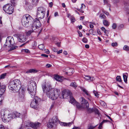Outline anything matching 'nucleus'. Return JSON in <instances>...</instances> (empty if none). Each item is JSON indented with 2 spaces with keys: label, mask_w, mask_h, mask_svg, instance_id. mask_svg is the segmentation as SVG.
Here are the masks:
<instances>
[{
  "label": "nucleus",
  "mask_w": 129,
  "mask_h": 129,
  "mask_svg": "<svg viewBox=\"0 0 129 129\" xmlns=\"http://www.w3.org/2000/svg\"><path fill=\"white\" fill-rule=\"evenodd\" d=\"M112 27L113 29H115L117 27V24L116 23H113L112 25Z\"/></svg>",
  "instance_id": "09e8293b"
},
{
  "label": "nucleus",
  "mask_w": 129,
  "mask_h": 129,
  "mask_svg": "<svg viewBox=\"0 0 129 129\" xmlns=\"http://www.w3.org/2000/svg\"><path fill=\"white\" fill-rule=\"evenodd\" d=\"M38 103H36L34 101V100L31 102L30 104V107L35 109H36L38 105Z\"/></svg>",
  "instance_id": "f3484780"
},
{
  "label": "nucleus",
  "mask_w": 129,
  "mask_h": 129,
  "mask_svg": "<svg viewBox=\"0 0 129 129\" xmlns=\"http://www.w3.org/2000/svg\"><path fill=\"white\" fill-rule=\"evenodd\" d=\"M116 80L119 82H121L122 81V80L120 76H117L116 77Z\"/></svg>",
  "instance_id": "f704fd0d"
},
{
  "label": "nucleus",
  "mask_w": 129,
  "mask_h": 129,
  "mask_svg": "<svg viewBox=\"0 0 129 129\" xmlns=\"http://www.w3.org/2000/svg\"><path fill=\"white\" fill-rule=\"evenodd\" d=\"M18 48V46H15L14 47H11L10 48L9 51H12L13 50H14L15 49H16Z\"/></svg>",
  "instance_id": "37998d69"
},
{
  "label": "nucleus",
  "mask_w": 129,
  "mask_h": 129,
  "mask_svg": "<svg viewBox=\"0 0 129 129\" xmlns=\"http://www.w3.org/2000/svg\"><path fill=\"white\" fill-rule=\"evenodd\" d=\"M21 82L18 80L15 79L11 81L9 85V88L13 91H18L22 87Z\"/></svg>",
  "instance_id": "f03ea898"
},
{
  "label": "nucleus",
  "mask_w": 129,
  "mask_h": 129,
  "mask_svg": "<svg viewBox=\"0 0 129 129\" xmlns=\"http://www.w3.org/2000/svg\"><path fill=\"white\" fill-rule=\"evenodd\" d=\"M70 100L69 101L70 102L74 105L75 103H76V101L75 100L74 98L72 96H70Z\"/></svg>",
  "instance_id": "393cba45"
},
{
  "label": "nucleus",
  "mask_w": 129,
  "mask_h": 129,
  "mask_svg": "<svg viewBox=\"0 0 129 129\" xmlns=\"http://www.w3.org/2000/svg\"><path fill=\"white\" fill-rule=\"evenodd\" d=\"M15 0H11V3L14 6L15 4Z\"/></svg>",
  "instance_id": "3c124183"
},
{
  "label": "nucleus",
  "mask_w": 129,
  "mask_h": 129,
  "mask_svg": "<svg viewBox=\"0 0 129 129\" xmlns=\"http://www.w3.org/2000/svg\"><path fill=\"white\" fill-rule=\"evenodd\" d=\"M81 90L83 91L88 96V97L90 96V94L89 93L86 89L82 87H81Z\"/></svg>",
  "instance_id": "b1692460"
},
{
  "label": "nucleus",
  "mask_w": 129,
  "mask_h": 129,
  "mask_svg": "<svg viewBox=\"0 0 129 129\" xmlns=\"http://www.w3.org/2000/svg\"><path fill=\"white\" fill-rule=\"evenodd\" d=\"M100 103L101 105L102 106H105V104H105V102L104 101H100Z\"/></svg>",
  "instance_id": "8fccbe9b"
},
{
  "label": "nucleus",
  "mask_w": 129,
  "mask_h": 129,
  "mask_svg": "<svg viewBox=\"0 0 129 129\" xmlns=\"http://www.w3.org/2000/svg\"><path fill=\"white\" fill-rule=\"evenodd\" d=\"M41 125V123L39 122L33 123L31 122L30 121L25 122V127H28L30 126L34 128H37L39 127Z\"/></svg>",
  "instance_id": "423d86ee"
},
{
  "label": "nucleus",
  "mask_w": 129,
  "mask_h": 129,
  "mask_svg": "<svg viewBox=\"0 0 129 129\" xmlns=\"http://www.w3.org/2000/svg\"><path fill=\"white\" fill-rule=\"evenodd\" d=\"M38 47L40 49L43 50L44 48V46L43 44H41L39 45Z\"/></svg>",
  "instance_id": "473e14b6"
},
{
  "label": "nucleus",
  "mask_w": 129,
  "mask_h": 129,
  "mask_svg": "<svg viewBox=\"0 0 129 129\" xmlns=\"http://www.w3.org/2000/svg\"><path fill=\"white\" fill-rule=\"evenodd\" d=\"M41 26V24L40 21L36 18L35 19V21L33 24H32L31 26V28L33 30H35L36 29L38 28Z\"/></svg>",
  "instance_id": "1a4fd4ad"
},
{
  "label": "nucleus",
  "mask_w": 129,
  "mask_h": 129,
  "mask_svg": "<svg viewBox=\"0 0 129 129\" xmlns=\"http://www.w3.org/2000/svg\"><path fill=\"white\" fill-rule=\"evenodd\" d=\"M36 87V85L35 82L33 81H30L28 83L27 90L31 97L35 95Z\"/></svg>",
  "instance_id": "7ed1b4c3"
},
{
  "label": "nucleus",
  "mask_w": 129,
  "mask_h": 129,
  "mask_svg": "<svg viewBox=\"0 0 129 129\" xmlns=\"http://www.w3.org/2000/svg\"><path fill=\"white\" fill-rule=\"evenodd\" d=\"M33 100H34L35 102L37 103L39 102L40 101V99L37 96L35 97V98Z\"/></svg>",
  "instance_id": "c756f323"
},
{
  "label": "nucleus",
  "mask_w": 129,
  "mask_h": 129,
  "mask_svg": "<svg viewBox=\"0 0 129 129\" xmlns=\"http://www.w3.org/2000/svg\"><path fill=\"white\" fill-rule=\"evenodd\" d=\"M2 119L3 121H4V122L5 123H7L9 121V120H10V118H8V117H7V119L6 118H3V117H2Z\"/></svg>",
  "instance_id": "2f4dec72"
},
{
  "label": "nucleus",
  "mask_w": 129,
  "mask_h": 129,
  "mask_svg": "<svg viewBox=\"0 0 129 129\" xmlns=\"http://www.w3.org/2000/svg\"><path fill=\"white\" fill-rule=\"evenodd\" d=\"M58 120L56 117L50 119L49 122L47 124L48 127L50 128H52L55 124V123Z\"/></svg>",
  "instance_id": "9d476101"
},
{
  "label": "nucleus",
  "mask_w": 129,
  "mask_h": 129,
  "mask_svg": "<svg viewBox=\"0 0 129 129\" xmlns=\"http://www.w3.org/2000/svg\"><path fill=\"white\" fill-rule=\"evenodd\" d=\"M82 41L84 43H86L88 41L87 39L85 37L83 38L82 39Z\"/></svg>",
  "instance_id": "a18cd8bd"
},
{
  "label": "nucleus",
  "mask_w": 129,
  "mask_h": 129,
  "mask_svg": "<svg viewBox=\"0 0 129 129\" xmlns=\"http://www.w3.org/2000/svg\"><path fill=\"white\" fill-rule=\"evenodd\" d=\"M70 86L73 87L74 88H76L77 85L75 82H72L71 83Z\"/></svg>",
  "instance_id": "c85d7f7f"
},
{
  "label": "nucleus",
  "mask_w": 129,
  "mask_h": 129,
  "mask_svg": "<svg viewBox=\"0 0 129 129\" xmlns=\"http://www.w3.org/2000/svg\"><path fill=\"white\" fill-rule=\"evenodd\" d=\"M0 129H5L4 126L2 125H0Z\"/></svg>",
  "instance_id": "0e129e2a"
},
{
  "label": "nucleus",
  "mask_w": 129,
  "mask_h": 129,
  "mask_svg": "<svg viewBox=\"0 0 129 129\" xmlns=\"http://www.w3.org/2000/svg\"><path fill=\"white\" fill-rule=\"evenodd\" d=\"M112 45L113 47L116 46H117V44L116 42L113 43L112 44Z\"/></svg>",
  "instance_id": "864d4df0"
},
{
  "label": "nucleus",
  "mask_w": 129,
  "mask_h": 129,
  "mask_svg": "<svg viewBox=\"0 0 129 129\" xmlns=\"http://www.w3.org/2000/svg\"><path fill=\"white\" fill-rule=\"evenodd\" d=\"M73 123V122H69L68 123L61 122L60 123V125L62 126H70Z\"/></svg>",
  "instance_id": "a211bd4d"
},
{
  "label": "nucleus",
  "mask_w": 129,
  "mask_h": 129,
  "mask_svg": "<svg viewBox=\"0 0 129 129\" xmlns=\"http://www.w3.org/2000/svg\"><path fill=\"white\" fill-rule=\"evenodd\" d=\"M14 67H16L15 66H10V65L6 66L5 67V68H13Z\"/></svg>",
  "instance_id": "de8ad7c7"
},
{
  "label": "nucleus",
  "mask_w": 129,
  "mask_h": 129,
  "mask_svg": "<svg viewBox=\"0 0 129 129\" xmlns=\"http://www.w3.org/2000/svg\"><path fill=\"white\" fill-rule=\"evenodd\" d=\"M42 87L44 92H46V95L52 100L57 99L60 94L59 89L52 88L50 84L45 82L42 85Z\"/></svg>",
  "instance_id": "f257e3e1"
},
{
  "label": "nucleus",
  "mask_w": 129,
  "mask_h": 129,
  "mask_svg": "<svg viewBox=\"0 0 129 129\" xmlns=\"http://www.w3.org/2000/svg\"><path fill=\"white\" fill-rule=\"evenodd\" d=\"M85 5H84L83 4H82L81 7V9H83L85 8Z\"/></svg>",
  "instance_id": "5fc2aeb1"
},
{
  "label": "nucleus",
  "mask_w": 129,
  "mask_h": 129,
  "mask_svg": "<svg viewBox=\"0 0 129 129\" xmlns=\"http://www.w3.org/2000/svg\"><path fill=\"white\" fill-rule=\"evenodd\" d=\"M16 118L15 112L11 114H10L8 115V118H10V119H13Z\"/></svg>",
  "instance_id": "412c9836"
},
{
  "label": "nucleus",
  "mask_w": 129,
  "mask_h": 129,
  "mask_svg": "<svg viewBox=\"0 0 129 129\" xmlns=\"http://www.w3.org/2000/svg\"><path fill=\"white\" fill-rule=\"evenodd\" d=\"M95 113L99 115V112L98 110L97 109H96L95 111Z\"/></svg>",
  "instance_id": "052dcab7"
},
{
  "label": "nucleus",
  "mask_w": 129,
  "mask_h": 129,
  "mask_svg": "<svg viewBox=\"0 0 129 129\" xmlns=\"http://www.w3.org/2000/svg\"><path fill=\"white\" fill-rule=\"evenodd\" d=\"M62 96L63 98H68L69 96L70 98L71 96V93L69 90H64L62 91Z\"/></svg>",
  "instance_id": "ddd939ff"
},
{
  "label": "nucleus",
  "mask_w": 129,
  "mask_h": 129,
  "mask_svg": "<svg viewBox=\"0 0 129 129\" xmlns=\"http://www.w3.org/2000/svg\"><path fill=\"white\" fill-rule=\"evenodd\" d=\"M124 25L123 24H121L119 26V29H121L123 27Z\"/></svg>",
  "instance_id": "13d9d810"
},
{
  "label": "nucleus",
  "mask_w": 129,
  "mask_h": 129,
  "mask_svg": "<svg viewBox=\"0 0 129 129\" xmlns=\"http://www.w3.org/2000/svg\"><path fill=\"white\" fill-rule=\"evenodd\" d=\"M6 74H7L6 73H5L2 74L0 76V79H4L5 76L6 75Z\"/></svg>",
  "instance_id": "4c0bfd02"
},
{
  "label": "nucleus",
  "mask_w": 129,
  "mask_h": 129,
  "mask_svg": "<svg viewBox=\"0 0 129 129\" xmlns=\"http://www.w3.org/2000/svg\"><path fill=\"white\" fill-rule=\"evenodd\" d=\"M14 43V42L13 38L11 37H9L7 39L4 47L7 48V47H11L13 46Z\"/></svg>",
  "instance_id": "39448f33"
},
{
  "label": "nucleus",
  "mask_w": 129,
  "mask_h": 129,
  "mask_svg": "<svg viewBox=\"0 0 129 129\" xmlns=\"http://www.w3.org/2000/svg\"><path fill=\"white\" fill-rule=\"evenodd\" d=\"M36 70L34 69H31L27 71L26 72V73H30L34 72H35Z\"/></svg>",
  "instance_id": "72a5a7b5"
},
{
  "label": "nucleus",
  "mask_w": 129,
  "mask_h": 129,
  "mask_svg": "<svg viewBox=\"0 0 129 129\" xmlns=\"http://www.w3.org/2000/svg\"><path fill=\"white\" fill-rule=\"evenodd\" d=\"M15 36L18 38V41L21 42H23L26 40L25 36L23 35L20 34H17L15 35Z\"/></svg>",
  "instance_id": "f8f14e48"
},
{
  "label": "nucleus",
  "mask_w": 129,
  "mask_h": 129,
  "mask_svg": "<svg viewBox=\"0 0 129 129\" xmlns=\"http://www.w3.org/2000/svg\"><path fill=\"white\" fill-rule=\"evenodd\" d=\"M78 33L79 34V36L80 37H81L82 36V34L81 32H80V31H78Z\"/></svg>",
  "instance_id": "e2e57ef3"
},
{
  "label": "nucleus",
  "mask_w": 129,
  "mask_h": 129,
  "mask_svg": "<svg viewBox=\"0 0 129 129\" xmlns=\"http://www.w3.org/2000/svg\"><path fill=\"white\" fill-rule=\"evenodd\" d=\"M34 31V30H30L28 31L26 33V34L27 36L30 35Z\"/></svg>",
  "instance_id": "58836bf2"
},
{
  "label": "nucleus",
  "mask_w": 129,
  "mask_h": 129,
  "mask_svg": "<svg viewBox=\"0 0 129 129\" xmlns=\"http://www.w3.org/2000/svg\"><path fill=\"white\" fill-rule=\"evenodd\" d=\"M52 65L49 64H47L46 66V68H49L51 67Z\"/></svg>",
  "instance_id": "6e6d98bb"
},
{
  "label": "nucleus",
  "mask_w": 129,
  "mask_h": 129,
  "mask_svg": "<svg viewBox=\"0 0 129 129\" xmlns=\"http://www.w3.org/2000/svg\"><path fill=\"white\" fill-rule=\"evenodd\" d=\"M101 29L102 31H105V30H106L105 28L104 27H102L101 28Z\"/></svg>",
  "instance_id": "69168bd1"
},
{
  "label": "nucleus",
  "mask_w": 129,
  "mask_h": 129,
  "mask_svg": "<svg viewBox=\"0 0 129 129\" xmlns=\"http://www.w3.org/2000/svg\"><path fill=\"white\" fill-rule=\"evenodd\" d=\"M62 49L60 50L57 52V53L59 54L62 52Z\"/></svg>",
  "instance_id": "680f3d73"
},
{
  "label": "nucleus",
  "mask_w": 129,
  "mask_h": 129,
  "mask_svg": "<svg viewBox=\"0 0 129 129\" xmlns=\"http://www.w3.org/2000/svg\"><path fill=\"white\" fill-rule=\"evenodd\" d=\"M21 51L22 52H26V53H30V51L28 49H23Z\"/></svg>",
  "instance_id": "e433bc0d"
},
{
  "label": "nucleus",
  "mask_w": 129,
  "mask_h": 129,
  "mask_svg": "<svg viewBox=\"0 0 129 129\" xmlns=\"http://www.w3.org/2000/svg\"><path fill=\"white\" fill-rule=\"evenodd\" d=\"M100 17L101 18L104 19H105L106 18V17L104 14H101L100 16Z\"/></svg>",
  "instance_id": "ea45409f"
},
{
  "label": "nucleus",
  "mask_w": 129,
  "mask_h": 129,
  "mask_svg": "<svg viewBox=\"0 0 129 129\" xmlns=\"http://www.w3.org/2000/svg\"><path fill=\"white\" fill-rule=\"evenodd\" d=\"M3 8L5 12L9 14H12L14 11L13 8L10 4L6 5L3 7Z\"/></svg>",
  "instance_id": "20e7f679"
},
{
  "label": "nucleus",
  "mask_w": 129,
  "mask_h": 129,
  "mask_svg": "<svg viewBox=\"0 0 129 129\" xmlns=\"http://www.w3.org/2000/svg\"><path fill=\"white\" fill-rule=\"evenodd\" d=\"M26 18L28 21L27 22V23H28V25H31L32 24L34 20L32 17L28 14H26Z\"/></svg>",
  "instance_id": "dca6fc26"
},
{
  "label": "nucleus",
  "mask_w": 129,
  "mask_h": 129,
  "mask_svg": "<svg viewBox=\"0 0 129 129\" xmlns=\"http://www.w3.org/2000/svg\"><path fill=\"white\" fill-rule=\"evenodd\" d=\"M6 86L5 85H2L0 88V104H1L4 99L2 96L4 94Z\"/></svg>",
  "instance_id": "9b49d317"
},
{
  "label": "nucleus",
  "mask_w": 129,
  "mask_h": 129,
  "mask_svg": "<svg viewBox=\"0 0 129 129\" xmlns=\"http://www.w3.org/2000/svg\"><path fill=\"white\" fill-rule=\"evenodd\" d=\"M26 14L24 15L22 19L21 22L22 24L24 26H28V23H27L28 21L26 18Z\"/></svg>",
  "instance_id": "2eb2a0df"
},
{
  "label": "nucleus",
  "mask_w": 129,
  "mask_h": 129,
  "mask_svg": "<svg viewBox=\"0 0 129 129\" xmlns=\"http://www.w3.org/2000/svg\"><path fill=\"white\" fill-rule=\"evenodd\" d=\"M93 93H94L95 95L98 98L99 97V94L98 93V92L95 91H93Z\"/></svg>",
  "instance_id": "c03bdc74"
},
{
  "label": "nucleus",
  "mask_w": 129,
  "mask_h": 129,
  "mask_svg": "<svg viewBox=\"0 0 129 129\" xmlns=\"http://www.w3.org/2000/svg\"><path fill=\"white\" fill-rule=\"evenodd\" d=\"M54 78L55 80L61 82L62 81L61 78L58 75H54Z\"/></svg>",
  "instance_id": "aec40b11"
},
{
  "label": "nucleus",
  "mask_w": 129,
  "mask_h": 129,
  "mask_svg": "<svg viewBox=\"0 0 129 129\" xmlns=\"http://www.w3.org/2000/svg\"><path fill=\"white\" fill-rule=\"evenodd\" d=\"M53 51L54 52H57V49L54 47H53L52 48Z\"/></svg>",
  "instance_id": "4d7b16f0"
},
{
  "label": "nucleus",
  "mask_w": 129,
  "mask_h": 129,
  "mask_svg": "<svg viewBox=\"0 0 129 129\" xmlns=\"http://www.w3.org/2000/svg\"><path fill=\"white\" fill-rule=\"evenodd\" d=\"M15 113L16 117H19L20 115V114L17 112H15Z\"/></svg>",
  "instance_id": "79ce46f5"
},
{
  "label": "nucleus",
  "mask_w": 129,
  "mask_h": 129,
  "mask_svg": "<svg viewBox=\"0 0 129 129\" xmlns=\"http://www.w3.org/2000/svg\"><path fill=\"white\" fill-rule=\"evenodd\" d=\"M41 56H42L44 57H48V55L43 54H41Z\"/></svg>",
  "instance_id": "bf43d9fd"
},
{
  "label": "nucleus",
  "mask_w": 129,
  "mask_h": 129,
  "mask_svg": "<svg viewBox=\"0 0 129 129\" xmlns=\"http://www.w3.org/2000/svg\"><path fill=\"white\" fill-rule=\"evenodd\" d=\"M81 101V104L82 106L84 107V108L85 107H89V104L87 100H86L83 97H81L80 99Z\"/></svg>",
  "instance_id": "4468645a"
},
{
  "label": "nucleus",
  "mask_w": 129,
  "mask_h": 129,
  "mask_svg": "<svg viewBox=\"0 0 129 129\" xmlns=\"http://www.w3.org/2000/svg\"><path fill=\"white\" fill-rule=\"evenodd\" d=\"M25 89V88L21 87L19 90V100L22 101H24L25 100L24 93Z\"/></svg>",
  "instance_id": "6e6552de"
},
{
  "label": "nucleus",
  "mask_w": 129,
  "mask_h": 129,
  "mask_svg": "<svg viewBox=\"0 0 129 129\" xmlns=\"http://www.w3.org/2000/svg\"><path fill=\"white\" fill-rule=\"evenodd\" d=\"M123 49L127 51L129 50V47L127 45H125L123 47Z\"/></svg>",
  "instance_id": "a19ab883"
},
{
  "label": "nucleus",
  "mask_w": 129,
  "mask_h": 129,
  "mask_svg": "<svg viewBox=\"0 0 129 129\" xmlns=\"http://www.w3.org/2000/svg\"><path fill=\"white\" fill-rule=\"evenodd\" d=\"M104 5H106L109 7H110V5L109 4V1L108 0H104Z\"/></svg>",
  "instance_id": "7c9ffc66"
},
{
  "label": "nucleus",
  "mask_w": 129,
  "mask_h": 129,
  "mask_svg": "<svg viewBox=\"0 0 129 129\" xmlns=\"http://www.w3.org/2000/svg\"><path fill=\"white\" fill-rule=\"evenodd\" d=\"M49 6L50 7H52L53 5V3L52 2H50L49 3Z\"/></svg>",
  "instance_id": "774afa93"
},
{
  "label": "nucleus",
  "mask_w": 129,
  "mask_h": 129,
  "mask_svg": "<svg viewBox=\"0 0 129 129\" xmlns=\"http://www.w3.org/2000/svg\"><path fill=\"white\" fill-rule=\"evenodd\" d=\"M75 105L79 109H80L82 108H84V107L82 106V105H81L80 104L78 103H77L76 102L75 104Z\"/></svg>",
  "instance_id": "a878e982"
},
{
  "label": "nucleus",
  "mask_w": 129,
  "mask_h": 129,
  "mask_svg": "<svg viewBox=\"0 0 129 129\" xmlns=\"http://www.w3.org/2000/svg\"><path fill=\"white\" fill-rule=\"evenodd\" d=\"M89 107H86L87 109L88 112L89 113L92 112L93 111V109L92 108H89Z\"/></svg>",
  "instance_id": "c9c22d12"
},
{
  "label": "nucleus",
  "mask_w": 129,
  "mask_h": 129,
  "mask_svg": "<svg viewBox=\"0 0 129 129\" xmlns=\"http://www.w3.org/2000/svg\"><path fill=\"white\" fill-rule=\"evenodd\" d=\"M84 78L85 80H88L89 81H91L94 80V78L93 77L88 75L85 76Z\"/></svg>",
  "instance_id": "6ab92c4d"
},
{
  "label": "nucleus",
  "mask_w": 129,
  "mask_h": 129,
  "mask_svg": "<svg viewBox=\"0 0 129 129\" xmlns=\"http://www.w3.org/2000/svg\"><path fill=\"white\" fill-rule=\"evenodd\" d=\"M55 44L59 47H60V43H56Z\"/></svg>",
  "instance_id": "338daca9"
},
{
  "label": "nucleus",
  "mask_w": 129,
  "mask_h": 129,
  "mask_svg": "<svg viewBox=\"0 0 129 129\" xmlns=\"http://www.w3.org/2000/svg\"><path fill=\"white\" fill-rule=\"evenodd\" d=\"M103 22V24L105 26H108L109 25V23L106 20H104Z\"/></svg>",
  "instance_id": "bb28decb"
},
{
  "label": "nucleus",
  "mask_w": 129,
  "mask_h": 129,
  "mask_svg": "<svg viewBox=\"0 0 129 129\" xmlns=\"http://www.w3.org/2000/svg\"><path fill=\"white\" fill-rule=\"evenodd\" d=\"M45 52L47 54H49L50 53L48 49H44Z\"/></svg>",
  "instance_id": "603ef678"
},
{
  "label": "nucleus",
  "mask_w": 129,
  "mask_h": 129,
  "mask_svg": "<svg viewBox=\"0 0 129 129\" xmlns=\"http://www.w3.org/2000/svg\"><path fill=\"white\" fill-rule=\"evenodd\" d=\"M70 19L71 22H74L75 21L74 17L73 16H71Z\"/></svg>",
  "instance_id": "49530a36"
},
{
  "label": "nucleus",
  "mask_w": 129,
  "mask_h": 129,
  "mask_svg": "<svg viewBox=\"0 0 129 129\" xmlns=\"http://www.w3.org/2000/svg\"><path fill=\"white\" fill-rule=\"evenodd\" d=\"M45 10L43 8L40 7L38 8L37 17L41 19L44 18L45 16Z\"/></svg>",
  "instance_id": "0eeeda50"
},
{
  "label": "nucleus",
  "mask_w": 129,
  "mask_h": 129,
  "mask_svg": "<svg viewBox=\"0 0 129 129\" xmlns=\"http://www.w3.org/2000/svg\"><path fill=\"white\" fill-rule=\"evenodd\" d=\"M128 74L127 73L123 74V77L124 81L125 83H127V78Z\"/></svg>",
  "instance_id": "4be33fe9"
},
{
  "label": "nucleus",
  "mask_w": 129,
  "mask_h": 129,
  "mask_svg": "<svg viewBox=\"0 0 129 129\" xmlns=\"http://www.w3.org/2000/svg\"><path fill=\"white\" fill-rule=\"evenodd\" d=\"M67 70L68 71L67 72H66V73L67 74H68L69 75H71L73 73L72 72L73 70L72 68H67Z\"/></svg>",
  "instance_id": "5701e85b"
},
{
  "label": "nucleus",
  "mask_w": 129,
  "mask_h": 129,
  "mask_svg": "<svg viewBox=\"0 0 129 129\" xmlns=\"http://www.w3.org/2000/svg\"><path fill=\"white\" fill-rule=\"evenodd\" d=\"M39 0H32V4L35 6L37 5Z\"/></svg>",
  "instance_id": "cd10ccee"
}]
</instances>
